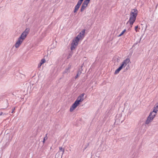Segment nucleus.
Here are the masks:
<instances>
[{"label":"nucleus","mask_w":158,"mask_h":158,"mask_svg":"<svg viewBox=\"0 0 158 158\" xmlns=\"http://www.w3.org/2000/svg\"><path fill=\"white\" fill-rule=\"evenodd\" d=\"M154 113L153 112H151L150 113L149 116H150V118H151L152 119H153L155 116L156 115L155 114H154Z\"/></svg>","instance_id":"obj_16"},{"label":"nucleus","mask_w":158,"mask_h":158,"mask_svg":"<svg viewBox=\"0 0 158 158\" xmlns=\"http://www.w3.org/2000/svg\"><path fill=\"white\" fill-rule=\"evenodd\" d=\"M41 65H40V64H39V65H38V67H40Z\"/></svg>","instance_id":"obj_28"},{"label":"nucleus","mask_w":158,"mask_h":158,"mask_svg":"<svg viewBox=\"0 0 158 158\" xmlns=\"http://www.w3.org/2000/svg\"><path fill=\"white\" fill-rule=\"evenodd\" d=\"M136 19V18L130 16L129 20L127 22V23H129L131 27H132V26L134 22H135Z\"/></svg>","instance_id":"obj_4"},{"label":"nucleus","mask_w":158,"mask_h":158,"mask_svg":"<svg viewBox=\"0 0 158 158\" xmlns=\"http://www.w3.org/2000/svg\"><path fill=\"white\" fill-rule=\"evenodd\" d=\"M80 39L77 36H76L73 40L70 47V49L71 50L74 49L77 45Z\"/></svg>","instance_id":"obj_2"},{"label":"nucleus","mask_w":158,"mask_h":158,"mask_svg":"<svg viewBox=\"0 0 158 158\" xmlns=\"http://www.w3.org/2000/svg\"><path fill=\"white\" fill-rule=\"evenodd\" d=\"M27 36V35H26V34H25L23 33H22V34L21 35H20V37L19 38L22 40H23H23L26 38Z\"/></svg>","instance_id":"obj_10"},{"label":"nucleus","mask_w":158,"mask_h":158,"mask_svg":"<svg viewBox=\"0 0 158 158\" xmlns=\"http://www.w3.org/2000/svg\"><path fill=\"white\" fill-rule=\"evenodd\" d=\"M138 26H135V30L136 32L137 31V29L138 28Z\"/></svg>","instance_id":"obj_26"},{"label":"nucleus","mask_w":158,"mask_h":158,"mask_svg":"<svg viewBox=\"0 0 158 158\" xmlns=\"http://www.w3.org/2000/svg\"><path fill=\"white\" fill-rule=\"evenodd\" d=\"M85 8L86 7L82 5L81 8V12L83 11Z\"/></svg>","instance_id":"obj_22"},{"label":"nucleus","mask_w":158,"mask_h":158,"mask_svg":"<svg viewBox=\"0 0 158 158\" xmlns=\"http://www.w3.org/2000/svg\"><path fill=\"white\" fill-rule=\"evenodd\" d=\"M80 6H78V5H76L74 8V9L73 11L74 13H76L78 10Z\"/></svg>","instance_id":"obj_15"},{"label":"nucleus","mask_w":158,"mask_h":158,"mask_svg":"<svg viewBox=\"0 0 158 158\" xmlns=\"http://www.w3.org/2000/svg\"><path fill=\"white\" fill-rule=\"evenodd\" d=\"M130 62V60L129 58H127L126 59L124 60L122 64L121 65V66L122 68L125 67L129 62Z\"/></svg>","instance_id":"obj_5"},{"label":"nucleus","mask_w":158,"mask_h":158,"mask_svg":"<svg viewBox=\"0 0 158 158\" xmlns=\"http://www.w3.org/2000/svg\"><path fill=\"white\" fill-rule=\"evenodd\" d=\"M81 73V70L80 69H79L77 71V74L76 76L75 77V79H77L79 76H80Z\"/></svg>","instance_id":"obj_14"},{"label":"nucleus","mask_w":158,"mask_h":158,"mask_svg":"<svg viewBox=\"0 0 158 158\" xmlns=\"http://www.w3.org/2000/svg\"><path fill=\"white\" fill-rule=\"evenodd\" d=\"M15 110V108L12 109V112H11L12 113H13L14 112Z\"/></svg>","instance_id":"obj_27"},{"label":"nucleus","mask_w":158,"mask_h":158,"mask_svg":"<svg viewBox=\"0 0 158 158\" xmlns=\"http://www.w3.org/2000/svg\"><path fill=\"white\" fill-rule=\"evenodd\" d=\"M138 13V11L136 9H133L131 10V12L130 16L136 18L137 15Z\"/></svg>","instance_id":"obj_3"},{"label":"nucleus","mask_w":158,"mask_h":158,"mask_svg":"<svg viewBox=\"0 0 158 158\" xmlns=\"http://www.w3.org/2000/svg\"><path fill=\"white\" fill-rule=\"evenodd\" d=\"M90 1V0H85L83 2L82 5L83 6L86 7L87 6L88 4L89 3Z\"/></svg>","instance_id":"obj_9"},{"label":"nucleus","mask_w":158,"mask_h":158,"mask_svg":"<svg viewBox=\"0 0 158 158\" xmlns=\"http://www.w3.org/2000/svg\"><path fill=\"white\" fill-rule=\"evenodd\" d=\"M71 68V65L69 64L67 68H66L65 70L63 72V73H68L70 71V69Z\"/></svg>","instance_id":"obj_8"},{"label":"nucleus","mask_w":158,"mask_h":158,"mask_svg":"<svg viewBox=\"0 0 158 158\" xmlns=\"http://www.w3.org/2000/svg\"><path fill=\"white\" fill-rule=\"evenodd\" d=\"M122 66H120L115 71L114 74H116L119 73V71L121 70V69H122Z\"/></svg>","instance_id":"obj_12"},{"label":"nucleus","mask_w":158,"mask_h":158,"mask_svg":"<svg viewBox=\"0 0 158 158\" xmlns=\"http://www.w3.org/2000/svg\"><path fill=\"white\" fill-rule=\"evenodd\" d=\"M84 0H79L78 1L77 5L80 6L81 4Z\"/></svg>","instance_id":"obj_19"},{"label":"nucleus","mask_w":158,"mask_h":158,"mask_svg":"<svg viewBox=\"0 0 158 158\" xmlns=\"http://www.w3.org/2000/svg\"><path fill=\"white\" fill-rule=\"evenodd\" d=\"M85 95L84 93H82L79 95L77 98L76 100L70 108V111L72 112L79 104L80 102H82L84 100V96Z\"/></svg>","instance_id":"obj_1"},{"label":"nucleus","mask_w":158,"mask_h":158,"mask_svg":"<svg viewBox=\"0 0 158 158\" xmlns=\"http://www.w3.org/2000/svg\"><path fill=\"white\" fill-rule=\"evenodd\" d=\"M150 116H148V117L147 120L146 121L145 123L146 124H148L150 123V122H151L153 119L150 118Z\"/></svg>","instance_id":"obj_11"},{"label":"nucleus","mask_w":158,"mask_h":158,"mask_svg":"<svg viewBox=\"0 0 158 158\" xmlns=\"http://www.w3.org/2000/svg\"><path fill=\"white\" fill-rule=\"evenodd\" d=\"M23 41V40H22L19 38L15 44V47L16 48H18L21 44L22 43Z\"/></svg>","instance_id":"obj_6"},{"label":"nucleus","mask_w":158,"mask_h":158,"mask_svg":"<svg viewBox=\"0 0 158 158\" xmlns=\"http://www.w3.org/2000/svg\"><path fill=\"white\" fill-rule=\"evenodd\" d=\"M47 134H46V136L44 138L43 140V143H45V140H47L48 139V137H47Z\"/></svg>","instance_id":"obj_23"},{"label":"nucleus","mask_w":158,"mask_h":158,"mask_svg":"<svg viewBox=\"0 0 158 158\" xmlns=\"http://www.w3.org/2000/svg\"><path fill=\"white\" fill-rule=\"evenodd\" d=\"M30 30V28L29 27L26 28L25 30L23 31V33H24V34H26V35H27L28 34L29 31Z\"/></svg>","instance_id":"obj_13"},{"label":"nucleus","mask_w":158,"mask_h":158,"mask_svg":"<svg viewBox=\"0 0 158 158\" xmlns=\"http://www.w3.org/2000/svg\"><path fill=\"white\" fill-rule=\"evenodd\" d=\"M45 61V60L44 59H41V61L40 62V65H42V64L44 63Z\"/></svg>","instance_id":"obj_21"},{"label":"nucleus","mask_w":158,"mask_h":158,"mask_svg":"<svg viewBox=\"0 0 158 158\" xmlns=\"http://www.w3.org/2000/svg\"><path fill=\"white\" fill-rule=\"evenodd\" d=\"M158 107V106H157V105L156 106V107H154L153 110V111L152 112L154 113V114H155L156 115V113L157 111L158 110V109H157V108Z\"/></svg>","instance_id":"obj_17"},{"label":"nucleus","mask_w":158,"mask_h":158,"mask_svg":"<svg viewBox=\"0 0 158 158\" xmlns=\"http://www.w3.org/2000/svg\"><path fill=\"white\" fill-rule=\"evenodd\" d=\"M84 0H79L78 1L77 5L80 6L81 4Z\"/></svg>","instance_id":"obj_18"},{"label":"nucleus","mask_w":158,"mask_h":158,"mask_svg":"<svg viewBox=\"0 0 158 158\" xmlns=\"http://www.w3.org/2000/svg\"><path fill=\"white\" fill-rule=\"evenodd\" d=\"M6 114H6L5 113H3L2 112H0V116L1 115H6Z\"/></svg>","instance_id":"obj_25"},{"label":"nucleus","mask_w":158,"mask_h":158,"mask_svg":"<svg viewBox=\"0 0 158 158\" xmlns=\"http://www.w3.org/2000/svg\"><path fill=\"white\" fill-rule=\"evenodd\" d=\"M59 149L60 151L62 152V156L64 153V149H63L62 147H60Z\"/></svg>","instance_id":"obj_20"},{"label":"nucleus","mask_w":158,"mask_h":158,"mask_svg":"<svg viewBox=\"0 0 158 158\" xmlns=\"http://www.w3.org/2000/svg\"><path fill=\"white\" fill-rule=\"evenodd\" d=\"M126 31V29H124V30H123L119 35V36H121L122 35L124 34V33Z\"/></svg>","instance_id":"obj_24"},{"label":"nucleus","mask_w":158,"mask_h":158,"mask_svg":"<svg viewBox=\"0 0 158 158\" xmlns=\"http://www.w3.org/2000/svg\"><path fill=\"white\" fill-rule=\"evenodd\" d=\"M85 30H82L78 35L77 36L80 39H81L82 37H83L85 33Z\"/></svg>","instance_id":"obj_7"}]
</instances>
